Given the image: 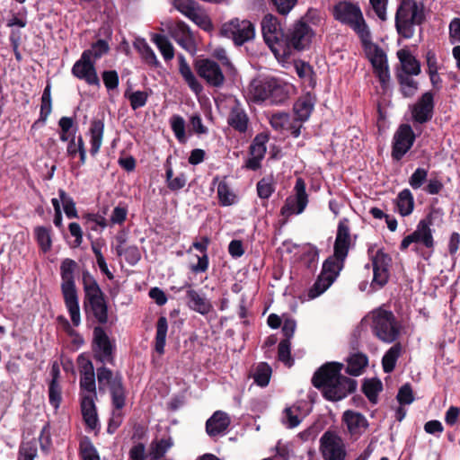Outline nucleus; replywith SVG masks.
<instances>
[{"instance_id":"nucleus-54","label":"nucleus","mask_w":460,"mask_h":460,"mask_svg":"<svg viewBox=\"0 0 460 460\" xmlns=\"http://www.w3.org/2000/svg\"><path fill=\"white\" fill-rule=\"evenodd\" d=\"M257 194L262 199H268L275 190L272 178H262L256 185Z\"/></svg>"},{"instance_id":"nucleus-39","label":"nucleus","mask_w":460,"mask_h":460,"mask_svg":"<svg viewBox=\"0 0 460 460\" xmlns=\"http://www.w3.org/2000/svg\"><path fill=\"white\" fill-rule=\"evenodd\" d=\"M414 208V199L410 190H402L397 196V208L402 217L409 216Z\"/></svg>"},{"instance_id":"nucleus-26","label":"nucleus","mask_w":460,"mask_h":460,"mask_svg":"<svg viewBox=\"0 0 460 460\" xmlns=\"http://www.w3.org/2000/svg\"><path fill=\"white\" fill-rule=\"evenodd\" d=\"M231 423L229 415L222 411H217L206 422V431L208 436L216 437L224 434Z\"/></svg>"},{"instance_id":"nucleus-47","label":"nucleus","mask_w":460,"mask_h":460,"mask_svg":"<svg viewBox=\"0 0 460 460\" xmlns=\"http://www.w3.org/2000/svg\"><path fill=\"white\" fill-rule=\"evenodd\" d=\"M37 442L35 439L23 440L19 448L18 460H34L37 456Z\"/></svg>"},{"instance_id":"nucleus-30","label":"nucleus","mask_w":460,"mask_h":460,"mask_svg":"<svg viewBox=\"0 0 460 460\" xmlns=\"http://www.w3.org/2000/svg\"><path fill=\"white\" fill-rule=\"evenodd\" d=\"M187 298L190 308L201 314H208L213 309L210 301L192 288L187 291Z\"/></svg>"},{"instance_id":"nucleus-42","label":"nucleus","mask_w":460,"mask_h":460,"mask_svg":"<svg viewBox=\"0 0 460 460\" xmlns=\"http://www.w3.org/2000/svg\"><path fill=\"white\" fill-rule=\"evenodd\" d=\"M152 40L159 49L165 60H172L174 57V49L169 40L161 34H155Z\"/></svg>"},{"instance_id":"nucleus-49","label":"nucleus","mask_w":460,"mask_h":460,"mask_svg":"<svg viewBox=\"0 0 460 460\" xmlns=\"http://www.w3.org/2000/svg\"><path fill=\"white\" fill-rule=\"evenodd\" d=\"M136 48L141 54L142 58L145 62L153 66H158L159 62L154 52V50L149 47V45L145 40H140L136 44Z\"/></svg>"},{"instance_id":"nucleus-35","label":"nucleus","mask_w":460,"mask_h":460,"mask_svg":"<svg viewBox=\"0 0 460 460\" xmlns=\"http://www.w3.org/2000/svg\"><path fill=\"white\" fill-rule=\"evenodd\" d=\"M368 364V358L366 354L358 352L350 355L347 359L346 372L351 376H358Z\"/></svg>"},{"instance_id":"nucleus-9","label":"nucleus","mask_w":460,"mask_h":460,"mask_svg":"<svg viewBox=\"0 0 460 460\" xmlns=\"http://www.w3.org/2000/svg\"><path fill=\"white\" fill-rule=\"evenodd\" d=\"M220 34L231 39L235 45L242 46L254 38L255 28L249 20L233 18L222 24Z\"/></svg>"},{"instance_id":"nucleus-29","label":"nucleus","mask_w":460,"mask_h":460,"mask_svg":"<svg viewBox=\"0 0 460 460\" xmlns=\"http://www.w3.org/2000/svg\"><path fill=\"white\" fill-rule=\"evenodd\" d=\"M397 57L403 71L402 75H418L420 73V64L410 50L400 49L397 51Z\"/></svg>"},{"instance_id":"nucleus-62","label":"nucleus","mask_w":460,"mask_h":460,"mask_svg":"<svg viewBox=\"0 0 460 460\" xmlns=\"http://www.w3.org/2000/svg\"><path fill=\"white\" fill-rule=\"evenodd\" d=\"M279 360L290 367L293 363L290 353V341L282 340L279 344L278 349Z\"/></svg>"},{"instance_id":"nucleus-44","label":"nucleus","mask_w":460,"mask_h":460,"mask_svg":"<svg viewBox=\"0 0 460 460\" xmlns=\"http://www.w3.org/2000/svg\"><path fill=\"white\" fill-rule=\"evenodd\" d=\"M217 192L221 206H231L236 200L235 194L232 191L229 185L224 181L218 183Z\"/></svg>"},{"instance_id":"nucleus-7","label":"nucleus","mask_w":460,"mask_h":460,"mask_svg":"<svg viewBox=\"0 0 460 460\" xmlns=\"http://www.w3.org/2000/svg\"><path fill=\"white\" fill-rule=\"evenodd\" d=\"M332 14L335 20L349 26L358 35L359 39L370 31L359 6L351 2L341 1L337 3L333 6Z\"/></svg>"},{"instance_id":"nucleus-57","label":"nucleus","mask_w":460,"mask_h":460,"mask_svg":"<svg viewBox=\"0 0 460 460\" xmlns=\"http://www.w3.org/2000/svg\"><path fill=\"white\" fill-rule=\"evenodd\" d=\"M269 137L265 134H259L253 139V142L251 146V154L252 156H264L266 153V143L268 142Z\"/></svg>"},{"instance_id":"nucleus-5","label":"nucleus","mask_w":460,"mask_h":460,"mask_svg":"<svg viewBox=\"0 0 460 460\" xmlns=\"http://www.w3.org/2000/svg\"><path fill=\"white\" fill-rule=\"evenodd\" d=\"M371 330L374 335L383 342L395 341L401 333V323L391 311L376 309L371 313Z\"/></svg>"},{"instance_id":"nucleus-8","label":"nucleus","mask_w":460,"mask_h":460,"mask_svg":"<svg viewBox=\"0 0 460 460\" xmlns=\"http://www.w3.org/2000/svg\"><path fill=\"white\" fill-rule=\"evenodd\" d=\"M263 39L276 57L288 56L287 34H284L280 24L272 14H266L261 21Z\"/></svg>"},{"instance_id":"nucleus-25","label":"nucleus","mask_w":460,"mask_h":460,"mask_svg":"<svg viewBox=\"0 0 460 460\" xmlns=\"http://www.w3.org/2000/svg\"><path fill=\"white\" fill-rule=\"evenodd\" d=\"M271 127L280 132H289L295 137L300 135L301 124L291 119L288 113L279 112L271 115L270 119Z\"/></svg>"},{"instance_id":"nucleus-61","label":"nucleus","mask_w":460,"mask_h":460,"mask_svg":"<svg viewBox=\"0 0 460 460\" xmlns=\"http://www.w3.org/2000/svg\"><path fill=\"white\" fill-rule=\"evenodd\" d=\"M171 127L175 137L181 142L184 141L185 137V120L179 115H173L171 118Z\"/></svg>"},{"instance_id":"nucleus-56","label":"nucleus","mask_w":460,"mask_h":460,"mask_svg":"<svg viewBox=\"0 0 460 460\" xmlns=\"http://www.w3.org/2000/svg\"><path fill=\"white\" fill-rule=\"evenodd\" d=\"M382 389V384L378 380L370 379L367 380L363 385V392L368 400L372 402H376L378 393Z\"/></svg>"},{"instance_id":"nucleus-53","label":"nucleus","mask_w":460,"mask_h":460,"mask_svg":"<svg viewBox=\"0 0 460 460\" xmlns=\"http://www.w3.org/2000/svg\"><path fill=\"white\" fill-rule=\"evenodd\" d=\"M59 128H61L60 139L62 141H66L67 137L76 135L77 126L72 118L63 117L59 119Z\"/></svg>"},{"instance_id":"nucleus-55","label":"nucleus","mask_w":460,"mask_h":460,"mask_svg":"<svg viewBox=\"0 0 460 460\" xmlns=\"http://www.w3.org/2000/svg\"><path fill=\"white\" fill-rule=\"evenodd\" d=\"M59 201L62 204V208L66 217H68L69 219L78 217V212L75 207V203L70 197H67L66 193L63 191H59Z\"/></svg>"},{"instance_id":"nucleus-6","label":"nucleus","mask_w":460,"mask_h":460,"mask_svg":"<svg viewBox=\"0 0 460 460\" xmlns=\"http://www.w3.org/2000/svg\"><path fill=\"white\" fill-rule=\"evenodd\" d=\"M366 57L372 65L374 74L378 78L380 84L385 88L391 79L390 70L387 61V56L384 49L371 40V32L369 31L360 38Z\"/></svg>"},{"instance_id":"nucleus-45","label":"nucleus","mask_w":460,"mask_h":460,"mask_svg":"<svg viewBox=\"0 0 460 460\" xmlns=\"http://www.w3.org/2000/svg\"><path fill=\"white\" fill-rule=\"evenodd\" d=\"M397 77L402 95L406 98L412 97L418 90V82L407 75L400 74Z\"/></svg>"},{"instance_id":"nucleus-36","label":"nucleus","mask_w":460,"mask_h":460,"mask_svg":"<svg viewBox=\"0 0 460 460\" xmlns=\"http://www.w3.org/2000/svg\"><path fill=\"white\" fill-rule=\"evenodd\" d=\"M65 142L67 144V155L74 158L77 154H79L81 164H84L86 161V151L82 136L74 135L73 137H67V140Z\"/></svg>"},{"instance_id":"nucleus-34","label":"nucleus","mask_w":460,"mask_h":460,"mask_svg":"<svg viewBox=\"0 0 460 460\" xmlns=\"http://www.w3.org/2000/svg\"><path fill=\"white\" fill-rule=\"evenodd\" d=\"M104 133V123L100 119H95L91 122L89 134H90V144L91 149L90 153L93 155H95L102 144Z\"/></svg>"},{"instance_id":"nucleus-37","label":"nucleus","mask_w":460,"mask_h":460,"mask_svg":"<svg viewBox=\"0 0 460 460\" xmlns=\"http://www.w3.org/2000/svg\"><path fill=\"white\" fill-rule=\"evenodd\" d=\"M172 445L173 442L171 438L155 440L150 444L147 457H149L150 460L160 459L166 454Z\"/></svg>"},{"instance_id":"nucleus-1","label":"nucleus","mask_w":460,"mask_h":460,"mask_svg":"<svg viewBox=\"0 0 460 460\" xmlns=\"http://www.w3.org/2000/svg\"><path fill=\"white\" fill-rule=\"evenodd\" d=\"M343 367V364L338 362L325 363L312 377L313 385L328 401H341L356 391L357 381L341 374Z\"/></svg>"},{"instance_id":"nucleus-3","label":"nucleus","mask_w":460,"mask_h":460,"mask_svg":"<svg viewBox=\"0 0 460 460\" xmlns=\"http://www.w3.org/2000/svg\"><path fill=\"white\" fill-rule=\"evenodd\" d=\"M76 268L75 261L66 259L61 265L62 294L66 307L70 314L74 325H79L81 322L78 294L74 280V271Z\"/></svg>"},{"instance_id":"nucleus-18","label":"nucleus","mask_w":460,"mask_h":460,"mask_svg":"<svg viewBox=\"0 0 460 460\" xmlns=\"http://www.w3.org/2000/svg\"><path fill=\"white\" fill-rule=\"evenodd\" d=\"M227 124L240 134H246L249 131V117L243 104L235 98L229 101Z\"/></svg>"},{"instance_id":"nucleus-24","label":"nucleus","mask_w":460,"mask_h":460,"mask_svg":"<svg viewBox=\"0 0 460 460\" xmlns=\"http://www.w3.org/2000/svg\"><path fill=\"white\" fill-rule=\"evenodd\" d=\"M434 110V94L426 92L421 95L411 110L412 118L419 123H425L431 119Z\"/></svg>"},{"instance_id":"nucleus-64","label":"nucleus","mask_w":460,"mask_h":460,"mask_svg":"<svg viewBox=\"0 0 460 460\" xmlns=\"http://www.w3.org/2000/svg\"><path fill=\"white\" fill-rule=\"evenodd\" d=\"M428 176V171L424 168H418L411 174L409 179V184L414 190H417L422 186L426 181Z\"/></svg>"},{"instance_id":"nucleus-27","label":"nucleus","mask_w":460,"mask_h":460,"mask_svg":"<svg viewBox=\"0 0 460 460\" xmlns=\"http://www.w3.org/2000/svg\"><path fill=\"white\" fill-rule=\"evenodd\" d=\"M342 420L351 435H360L368 427V422L365 416L354 411L348 410L344 411Z\"/></svg>"},{"instance_id":"nucleus-38","label":"nucleus","mask_w":460,"mask_h":460,"mask_svg":"<svg viewBox=\"0 0 460 460\" xmlns=\"http://www.w3.org/2000/svg\"><path fill=\"white\" fill-rule=\"evenodd\" d=\"M402 350L401 343H395L385 352L382 358V366L385 373H391L394 369Z\"/></svg>"},{"instance_id":"nucleus-13","label":"nucleus","mask_w":460,"mask_h":460,"mask_svg":"<svg viewBox=\"0 0 460 460\" xmlns=\"http://www.w3.org/2000/svg\"><path fill=\"white\" fill-rule=\"evenodd\" d=\"M314 35L312 28L304 22H297L287 34L288 56L291 54L292 49L303 50L308 48Z\"/></svg>"},{"instance_id":"nucleus-48","label":"nucleus","mask_w":460,"mask_h":460,"mask_svg":"<svg viewBox=\"0 0 460 460\" xmlns=\"http://www.w3.org/2000/svg\"><path fill=\"white\" fill-rule=\"evenodd\" d=\"M108 50V43L103 40H99L92 45L91 49L84 50L83 54H88V59L95 64L96 60L106 54Z\"/></svg>"},{"instance_id":"nucleus-60","label":"nucleus","mask_w":460,"mask_h":460,"mask_svg":"<svg viewBox=\"0 0 460 460\" xmlns=\"http://www.w3.org/2000/svg\"><path fill=\"white\" fill-rule=\"evenodd\" d=\"M97 379L99 390L104 391L106 386L111 387V383L115 379V376H113L111 370L103 367L97 369Z\"/></svg>"},{"instance_id":"nucleus-52","label":"nucleus","mask_w":460,"mask_h":460,"mask_svg":"<svg viewBox=\"0 0 460 460\" xmlns=\"http://www.w3.org/2000/svg\"><path fill=\"white\" fill-rule=\"evenodd\" d=\"M283 422L288 428H295L301 422L300 409L297 406L288 407L284 411Z\"/></svg>"},{"instance_id":"nucleus-40","label":"nucleus","mask_w":460,"mask_h":460,"mask_svg":"<svg viewBox=\"0 0 460 460\" xmlns=\"http://www.w3.org/2000/svg\"><path fill=\"white\" fill-rule=\"evenodd\" d=\"M112 403L117 410H120L125 405V392L122 385L121 376H116L115 379L111 383V387L110 388Z\"/></svg>"},{"instance_id":"nucleus-31","label":"nucleus","mask_w":460,"mask_h":460,"mask_svg":"<svg viewBox=\"0 0 460 460\" xmlns=\"http://www.w3.org/2000/svg\"><path fill=\"white\" fill-rule=\"evenodd\" d=\"M179 59V72L190 90L196 94H199L203 91L201 84L198 81L195 75L191 71L190 66L188 65L185 58L182 55L178 56Z\"/></svg>"},{"instance_id":"nucleus-20","label":"nucleus","mask_w":460,"mask_h":460,"mask_svg":"<svg viewBox=\"0 0 460 460\" xmlns=\"http://www.w3.org/2000/svg\"><path fill=\"white\" fill-rule=\"evenodd\" d=\"M391 262L392 259L388 254L385 253L382 250L376 251L375 255L372 256L374 271L372 285L382 288L387 283L390 276Z\"/></svg>"},{"instance_id":"nucleus-51","label":"nucleus","mask_w":460,"mask_h":460,"mask_svg":"<svg viewBox=\"0 0 460 460\" xmlns=\"http://www.w3.org/2000/svg\"><path fill=\"white\" fill-rule=\"evenodd\" d=\"M167 186L171 190L176 191L182 189L187 182V177L184 173L173 174L172 168L166 170Z\"/></svg>"},{"instance_id":"nucleus-12","label":"nucleus","mask_w":460,"mask_h":460,"mask_svg":"<svg viewBox=\"0 0 460 460\" xmlns=\"http://www.w3.org/2000/svg\"><path fill=\"white\" fill-rule=\"evenodd\" d=\"M320 452L323 460H345L346 446L343 439L333 431H326L320 438Z\"/></svg>"},{"instance_id":"nucleus-16","label":"nucleus","mask_w":460,"mask_h":460,"mask_svg":"<svg viewBox=\"0 0 460 460\" xmlns=\"http://www.w3.org/2000/svg\"><path fill=\"white\" fill-rule=\"evenodd\" d=\"M432 222L429 218L419 222L416 230L405 236L400 245L401 250H406L413 243H422L427 248H433L434 239L430 228Z\"/></svg>"},{"instance_id":"nucleus-58","label":"nucleus","mask_w":460,"mask_h":460,"mask_svg":"<svg viewBox=\"0 0 460 460\" xmlns=\"http://www.w3.org/2000/svg\"><path fill=\"white\" fill-rule=\"evenodd\" d=\"M51 112V99H50V85L47 84L45 87L42 96H41V104H40V119L42 122H45L48 116Z\"/></svg>"},{"instance_id":"nucleus-10","label":"nucleus","mask_w":460,"mask_h":460,"mask_svg":"<svg viewBox=\"0 0 460 460\" xmlns=\"http://www.w3.org/2000/svg\"><path fill=\"white\" fill-rule=\"evenodd\" d=\"M249 92L256 102L269 98H271L272 102H277L285 96L283 86L273 77L253 80L250 84Z\"/></svg>"},{"instance_id":"nucleus-59","label":"nucleus","mask_w":460,"mask_h":460,"mask_svg":"<svg viewBox=\"0 0 460 460\" xmlns=\"http://www.w3.org/2000/svg\"><path fill=\"white\" fill-rule=\"evenodd\" d=\"M37 242L43 252H48L51 246L50 232L44 226H39L35 229Z\"/></svg>"},{"instance_id":"nucleus-19","label":"nucleus","mask_w":460,"mask_h":460,"mask_svg":"<svg viewBox=\"0 0 460 460\" xmlns=\"http://www.w3.org/2000/svg\"><path fill=\"white\" fill-rule=\"evenodd\" d=\"M415 139L414 133L410 125L403 124L399 127L394 136L392 155L400 160L411 147Z\"/></svg>"},{"instance_id":"nucleus-4","label":"nucleus","mask_w":460,"mask_h":460,"mask_svg":"<svg viewBox=\"0 0 460 460\" xmlns=\"http://www.w3.org/2000/svg\"><path fill=\"white\" fill-rule=\"evenodd\" d=\"M83 285L85 295V310L91 312L100 323H106L108 322V306L104 294L98 283L91 274L84 272Z\"/></svg>"},{"instance_id":"nucleus-17","label":"nucleus","mask_w":460,"mask_h":460,"mask_svg":"<svg viewBox=\"0 0 460 460\" xmlns=\"http://www.w3.org/2000/svg\"><path fill=\"white\" fill-rule=\"evenodd\" d=\"M168 32L174 40L189 52L195 51L193 35L190 27L182 21H170L166 23Z\"/></svg>"},{"instance_id":"nucleus-43","label":"nucleus","mask_w":460,"mask_h":460,"mask_svg":"<svg viewBox=\"0 0 460 460\" xmlns=\"http://www.w3.org/2000/svg\"><path fill=\"white\" fill-rule=\"evenodd\" d=\"M79 452L83 460H100L99 453L89 438L84 437L79 444Z\"/></svg>"},{"instance_id":"nucleus-46","label":"nucleus","mask_w":460,"mask_h":460,"mask_svg":"<svg viewBox=\"0 0 460 460\" xmlns=\"http://www.w3.org/2000/svg\"><path fill=\"white\" fill-rule=\"evenodd\" d=\"M271 372V367L267 363H260L253 374L254 382L261 387L268 385Z\"/></svg>"},{"instance_id":"nucleus-15","label":"nucleus","mask_w":460,"mask_h":460,"mask_svg":"<svg viewBox=\"0 0 460 460\" xmlns=\"http://www.w3.org/2000/svg\"><path fill=\"white\" fill-rule=\"evenodd\" d=\"M195 69L199 77L212 87L220 88L225 84V75L220 66L211 59H199L195 62Z\"/></svg>"},{"instance_id":"nucleus-22","label":"nucleus","mask_w":460,"mask_h":460,"mask_svg":"<svg viewBox=\"0 0 460 460\" xmlns=\"http://www.w3.org/2000/svg\"><path fill=\"white\" fill-rule=\"evenodd\" d=\"M88 54H82L81 58L73 66V74L79 79L84 80L90 85H100L94 63L88 59Z\"/></svg>"},{"instance_id":"nucleus-23","label":"nucleus","mask_w":460,"mask_h":460,"mask_svg":"<svg viewBox=\"0 0 460 460\" xmlns=\"http://www.w3.org/2000/svg\"><path fill=\"white\" fill-rule=\"evenodd\" d=\"M97 397L94 368L91 361L84 360L80 367V397Z\"/></svg>"},{"instance_id":"nucleus-14","label":"nucleus","mask_w":460,"mask_h":460,"mask_svg":"<svg viewBox=\"0 0 460 460\" xmlns=\"http://www.w3.org/2000/svg\"><path fill=\"white\" fill-rule=\"evenodd\" d=\"M295 196L288 197L281 208V215L288 217L291 215L301 214L307 206L308 196L305 191V182L297 178L295 185Z\"/></svg>"},{"instance_id":"nucleus-33","label":"nucleus","mask_w":460,"mask_h":460,"mask_svg":"<svg viewBox=\"0 0 460 460\" xmlns=\"http://www.w3.org/2000/svg\"><path fill=\"white\" fill-rule=\"evenodd\" d=\"M93 341L98 349V353L101 360L108 358L111 355V345L109 337L104 330L97 326L93 330Z\"/></svg>"},{"instance_id":"nucleus-50","label":"nucleus","mask_w":460,"mask_h":460,"mask_svg":"<svg viewBox=\"0 0 460 460\" xmlns=\"http://www.w3.org/2000/svg\"><path fill=\"white\" fill-rule=\"evenodd\" d=\"M148 96L149 94L146 91L129 92L127 90L125 92V97L128 99L133 110L144 107L146 104Z\"/></svg>"},{"instance_id":"nucleus-2","label":"nucleus","mask_w":460,"mask_h":460,"mask_svg":"<svg viewBox=\"0 0 460 460\" xmlns=\"http://www.w3.org/2000/svg\"><path fill=\"white\" fill-rule=\"evenodd\" d=\"M425 19L423 7L415 0H401L395 13V28L400 36L411 39Z\"/></svg>"},{"instance_id":"nucleus-11","label":"nucleus","mask_w":460,"mask_h":460,"mask_svg":"<svg viewBox=\"0 0 460 460\" xmlns=\"http://www.w3.org/2000/svg\"><path fill=\"white\" fill-rule=\"evenodd\" d=\"M342 268L341 261L333 258L326 259L320 275L308 291V296L315 298L325 292L337 279Z\"/></svg>"},{"instance_id":"nucleus-28","label":"nucleus","mask_w":460,"mask_h":460,"mask_svg":"<svg viewBox=\"0 0 460 460\" xmlns=\"http://www.w3.org/2000/svg\"><path fill=\"white\" fill-rule=\"evenodd\" d=\"M81 399V411L84 420L88 428L94 429L99 424L95 401L97 397L83 396Z\"/></svg>"},{"instance_id":"nucleus-21","label":"nucleus","mask_w":460,"mask_h":460,"mask_svg":"<svg viewBox=\"0 0 460 460\" xmlns=\"http://www.w3.org/2000/svg\"><path fill=\"white\" fill-rule=\"evenodd\" d=\"M350 245V234L349 220L343 218L340 221L337 229V235L334 243V254L330 258H333L343 264L345 258L348 255L349 248Z\"/></svg>"},{"instance_id":"nucleus-41","label":"nucleus","mask_w":460,"mask_h":460,"mask_svg":"<svg viewBox=\"0 0 460 460\" xmlns=\"http://www.w3.org/2000/svg\"><path fill=\"white\" fill-rule=\"evenodd\" d=\"M167 330V319L164 316H161L156 323V334L155 344V349L156 352H158L159 354H163L164 352Z\"/></svg>"},{"instance_id":"nucleus-32","label":"nucleus","mask_w":460,"mask_h":460,"mask_svg":"<svg viewBox=\"0 0 460 460\" xmlns=\"http://www.w3.org/2000/svg\"><path fill=\"white\" fill-rule=\"evenodd\" d=\"M314 109L313 98L310 95L300 97L294 104L293 110L296 115L295 120L301 125L307 120Z\"/></svg>"},{"instance_id":"nucleus-63","label":"nucleus","mask_w":460,"mask_h":460,"mask_svg":"<svg viewBox=\"0 0 460 460\" xmlns=\"http://www.w3.org/2000/svg\"><path fill=\"white\" fill-rule=\"evenodd\" d=\"M116 251L119 256L125 255L126 260L130 264L137 263L140 259V253L138 249L136 246H129L127 248L121 247V245H117Z\"/></svg>"}]
</instances>
